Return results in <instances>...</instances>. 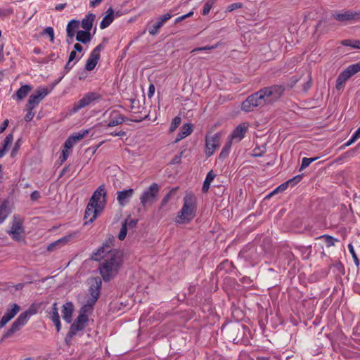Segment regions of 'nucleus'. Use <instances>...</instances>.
Segmentation results:
<instances>
[{
	"mask_svg": "<svg viewBox=\"0 0 360 360\" xmlns=\"http://www.w3.org/2000/svg\"><path fill=\"white\" fill-rule=\"evenodd\" d=\"M122 263V259L119 252H110L98 268L102 279L105 282H109L114 278L118 274Z\"/></svg>",
	"mask_w": 360,
	"mask_h": 360,
	"instance_id": "1",
	"label": "nucleus"
},
{
	"mask_svg": "<svg viewBox=\"0 0 360 360\" xmlns=\"http://www.w3.org/2000/svg\"><path fill=\"white\" fill-rule=\"evenodd\" d=\"M197 209L196 200L192 193H187L184 198V205L178 213L176 222L188 224L195 217Z\"/></svg>",
	"mask_w": 360,
	"mask_h": 360,
	"instance_id": "2",
	"label": "nucleus"
},
{
	"mask_svg": "<svg viewBox=\"0 0 360 360\" xmlns=\"http://www.w3.org/2000/svg\"><path fill=\"white\" fill-rule=\"evenodd\" d=\"M269 102L265 98L264 91L262 88L250 95L241 104V110L245 112L254 111L256 108H262L267 105Z\"/></svg>",
	"mask_w": 360,
	"mask_h": 360,
	"instance_id": "3",
	"label": "nucleus"
},
{
	"mask_svg": "<svg viewBox=\"0 0 360 360\" xmlns=\"http://www.w3.org/2000/svg\"><path fill=\"white\" fill-rule=\"evenodd\" d=\"M36 313L35 309H32V307L27 311L21 313L18 317L13 322L9 329L3 335L1 341L10 338L13 334L20 330L21 327L25 326L31 315Z\"/></svg>",
	"mask_w": 360,
	"mask_h": 360,
	"instance_id": "4",
	"label": "nucleus"
},
{
	"mask_svg": "<svg viewBox=\"0 0 360 360\" xmlns=\"http://www.w3.org/2000/svg\"><path fill=\"white\" fill-rule=\"evenodd\" d=\"M265 98H266L269 104H273L278 101L283 95L286 90L285 84H278L268 86L262 87Z\"/></svg>",
	"mask_w": 360,
	"mask_h": 360,
	"instance_id": "5",
	"label": "nucleus"
},
{
	"mask_svg": "<svg viewBox=\"0 0 360 360\" xmlns=\"http://www.w3.org/2000/svg\"><path fill=\"white\" fill-rule=\"evenodd\" d=\"M89 319H85L83 315L78 316L75 321L71 324L68 333L65 338V342L67 345H71L72 338L79 331L84 330L87 326Z\"/></svg>",
	"mask_w": 360,
	"mask_h": 360,
	"instance_id": "6",
	"label": "nucleus"
},
{
	"mask_svg": "<svg viewBox=\"0 0 360 360\" xmlns=\"http://www.w3.org/2000/svg\"><path fill=\"white\" fill-rule=\"evenodd\" d=\"M360 71V61L349 65L345 70L341 72L336 79L335 88L340 90L351 77Z\"/></svg>",
	"mask_w": 360,
	"mask_h": 360,
	"instance_id": "7",
	"label": "nucleus"
},
{
	"mask_svg": "<svg viewBox=\"0 0 360 360\" xmlns=\"http://www.w3.org/2000/svg\"><path fill=\"white\" fill-rule=\"evenodd\" d=\"M360 71V61L349 65L345 70L341 72L336 79L335 88L340 90L351 77Z\"/></svg>",
	"mask_w": 360,
	"mask_h": 360,
	"instance_id": "8",
	"label": "nucleus"
},
{
	"mask_svg": "<svg viewBox=\"0 0 360 360\" xmlns=\"http://www.w3.org/2000/svg\"><path fill=\"white\" fill-rule=\"evenodd\" d=\"M360 71V61L349 65L345 70L341 72L336 79L335 88L340 90L351 77Z\"/></svg>",
	"mask_w": 360,
	"mask_h": 360,
	"instance_id": "9",
	"label": "nucleus"
},
{
	"mask_svg": "<svg viewBox=\"0 0 360 360\" xmlns=\"http://www.w3.org/2000/svg\"><path fill=\"white\" fill-rule=\"evenodd\" d=\"M89 285L88 289L89 297L88 301L96 304L101 295L102 280L100 277H91L88 279Z\"/></svg>",
	"mask_w": 360,
	"mask_h": 360,
	"instance_id": "10",
	"label": "nucleus"
},
{
	"mask_svg": "<svg viewBox=\"0 0 360 360\" xmlns=\"http://www.w3.org/2000/svg\"><path fill=\"white\" fill-rule=\"evenodd\" d=\"M160 188L157 183H153L147 189H146L140 197V201L143 207L151 205L154 203L158 197Z\"/></svg>",
	"mask_w": 360,
	"mask_h": 360,
	"instance_id": "11",
	"label": "nucleus"
},
{
	"mask_svg": "<svg viewBox=\"0 0 360 360\" xmlns=\"http://www.w3.org/2000/svg\"><path fill=\"white\" fill-rule=\"evenodd\" d=\"M107 202V193L104 184L99 186L94 192L89 203L103 210Z\"/></svg>",
	"mask_w": 360,
	"mask_h": 360,
	"instance_id": "12",
	"label": "nucleus"
},
{
	"mask_svg": "<svg viewBox=\"0 0 360 360\" xmlns=\"http://www.w3.org/2000/svg\"><path fill=\"white\" fill-rule=\"evenodd\" d=\"M101 98V96L96 92H89L84 95L77 102L73 104L71 112L76 113L79 110L89 105L91 103Z\"/></svg>",
	"mask_w": 360,
	"mask_h": 360,
	"instance_id": "13",
	"label": "nucleus"
},
{
	"mask_svg": "<svg viewBox=\"0 0 360 360\" xmlns=\"http://www.w3.org/2000/svg\"><path fill=\"white\" fill-rule=\"evenodd\" d=\"M25 232L23 219L19 215H14L11 222V229L7 233L15 241L22 240L21 234Z\"/></svg>",
	"mask_w": 360,
	"mask_h": 360,
	"instance_id": "14",
	"label": "nucleus"
},
{
	"mask_svg": "<svg viewBox=\"0 0 360 360\" xmlns=\"http://www.w3.org/2000/svg\"><path fill=\"white\" fill-rule=\"evenodd\" d=\"M49 93V90L47 87H38L34 93L30 96L26 106L30 107L31 109H34Z\"/></svg>",
	"mask_w": 360,
	"mask_h": 360,
	"instance_id": "15",
	"label": "nucleus"
},
{
	"mask_svg": "<svg viewBox=\"0 0 360 360\" xmlns=\"http://www.w3.org/2000/svg\"><path fill=\"white\" fill-rule=\"evenodd\" d=\"M332 17L340 22L356 21L360 20V11L346 10L341 12H335L332 14Z\"/></svg>",
	"mask_w": 360,
	"mask_h": 360,
	"instance_id": "16",
	"label": "nucleus"
},
{
	"mask_svg": "<svg viewBox=\"0 0 360 360\" xmlns=\"http://www.w3.org/2000/svg\"><path fill=\"white\" fill-rule=\"evenodd\" d=\"M219 139L220 135L217 133L210 137L207 136L205 137V153L207 158L212 155L214 150L219 147Z\"/></svg>",
	"mask_w": 360,
	"mask_h": 360,
	"instance_id": "17",
	"label": "nucleus"
},
{
	"mask_svg": "<svg viewBox=\"0 0 360 360\" xmlns=\"http://www.w3.org/2000/svg\"><path fill=\"white\" fill-rule=\"evenodd\" d=\"M98 207L94 206L91 203L87 204L85 210L84 220V225L92 223L97 218L98 215L102 212Z\"/></svg>",
	"mask_w": 360,
	"mask_h": 360,
	"instance_id": "18",
	"label": "nucleus"
},
{
	"mask_svg": "<svg viewBox=\"0 0 360 360\" xmlns=\"http://www.w3.org/2000/svg\"><path fill=\"white\" fill-rule=\"evenodd\" d=\"M20 306L17 304H13L11 309H8L5 314L0 321V328L4 327L20 311Z\"/></svg>",
	"mask_w": 360,
	"mask_h": 360,
	"instance_id": "19",
	"label": "nucleus"
},
{
	"mask_svg": "<svg viewBox=\"0 0 360 360\" xmlns=\"http://www.w3.org/2000/svg\"><path fill=\"white\" fill-rule=\"evenodd\" d=\"M134 193V190L133 188H129L123 191H117V200L119 205L121 207L125 206L130 200L131 198L133 196Z\"/></svg>",
	"mask_w": 360,
	"mask_h": 360,
	"instance_id": "20",
	"label": "nucleus"
},
{
	"mask_svg": "<svg viewBox=\"0 0 360 360\" xmlns=\"http://www.w3.org/2000/svg\"><path fill=\"white\" fill-rule=\"evenodd\" d=\"M248 127L245 123L240 124L233 130L229 136V139L231 140V141L235 139L237 141H240L245 136Z\"/></svg>",
	"mask_w": 360,
	"mask_h": 360,
	"instance_id": "21",
	"label": "nucleus"
},
{
	"mask_svg": "<svg viewBox=\"0 0 360 360\" xmlns=\"http://www.w3.org/2000/svg\"><path fill=\"white\" fill-rule=\"evenodd\" d=\"M49 318L53 321V324L56 327L58 332L60 330L61 323L60 321V316L58 314V308L57 302H54L52 305L51 310L49 311Z\"/></svg>",
	"mask_w": 360,
	"mask_h": 360,
	"instance_id": "22",
	"label": "nucleus"
},
{
	"mask_svg": "<svg viewBox=\"0 0 360 360\" xmlns=\"http://www.w3.org/2000/svg\"><path fill=\"white\" fill-rule=\"evenodd\" d=\"M74 311V305L72 302H67L63 305L62 314L63 319L68 323L72 321V313Z\"/></svg>",
	"mask_w": 360,
	"mask_h": 360,
	"instance_id": "23",
	"label": "nucleus"
},
{
	"mask_svg": "<svg viewBox=\"0 0 360 360\" xmlns=\"http://www.w3.org/2000/svg\"><path fill=\"white\" fill-rule=\"evenodd\" d=\"M93 35L89 30H78L76 34V40L82 44H86L92 39Z\"/></svg>",
	"mask_w": 360,
	"mask_h": 360,
	"instance_id": "24",
	"label": "nucleus"
},
{
	"mask_svg": "<svg viewBox=\"0 0 360 360\" xmlns=\"http://www.w3.org/2000/svg\"><path fill=\"white\" fill-rule=\"evenodd\" d=\"M71 235L65 236L51 243H50L47 247L48 251H54L58 248H60L65 244L68 243V242L71 238Z\"/></svg>",
	"mask_w": 360,
	"mask_h": 360,
	"instance_id": "25",
	"label": "nucleus"
},
{
	"mask_svg": "<svg viewBox=\"0 0 360 360\" xmlns=\"http://www.w3.org/2000/svg\"><path fill=\"white\" fill-rule=\"evenodd\" d=\"M114 20V10L110 7L106 11V15L100 23L101 30L108 27Z\"/></svg>",
	"mask_w": 360,
	"mask_h": 360,
	"instance_id": "26",
	"label": "nucleus"
},
{
	"mask_svg": "<svg viewBox=\"0 0 360 360\" xmlns=\"http://www.w3.org/2000/svg\"><path fill=\"white\" fill-rule=\"evenodd\" d=\"M96 15L91 13H88L81 21V26L84 30L91 31L93 23L95 21Z\"/></svg>",
	"mask_w": 360,
	"mask_h": 360,
	"instance_id": "27",
	"label": "nucleus"
},
{
	"mask_svg": "<svg viewBox=\"0 0 360 360\" xmlns=\"http://www.w3.org/2000/svg\"><path fill=\"white\" fill-rule=\"evenodd\" d=\"M193 131V124L191 123H185L183 124V126L181 128L180 132L178 134L175 142H178L183 139L184 138L186 137L187 136L190 135Z\"/></svg>",
	"mask_w": 360,
	"mask_h": 360,
	"instance_id": "28",
	"label": "nucleus"
},
{
	"mask_svg": "<svg viewBox=\"0 0 360 360\" xmlns=\"http://www.w3.org/2000/svg\"><path fill=\"white\" fill-rule=\"evenodd\" d=\"M125 119H127L126 117L122 115L119 113H115V115L113 116V115H111V118L108 123L106 124L107 127H112L115 126H117L120 124H122L123 122H125Z\"/></svg>",
	"mask_w": 360,
	"mask_h": 360,
	"instance_id": "29",
	"label": "nucleus"
},
{
	"mask_svg": "<svg viewBox=\"0 0 360 360\" xmlns=\"http://www.w3.org/2000/svg\"><path fill=\"white\" fill-rule=\"evenodd\" d=\"M80 22L78 20L73 19L70 20L66 27L67 37H74L75 35V30L79 27Z\"/></svg>",
	"mask_w": 360,
	"mask_h": 360,
	"instance_id": "30",
	"label": "nucleus"
},
{
	"mask_svg": "<svg viewBox=\"0 0 360 360\" xmlns=\"http://www.w3.org/2000/svg\"><path fill=\"white\" fill-rule=\"evenodd\" d=\"M100 60V56L94 54L91 52L89 58L86 60L85 64V70L87 71L93 70L96 66L98 60Z\"/></svg>",
	"mask_w": 360,
	"mask_h": 360,
	"instance_id": "31",
	"label": "nucleus"
},
{
	"mask_svg": "<svg viewBox=\"0 0 360 360\" xmlns=\"http://www.w3.org/2000/svg\"><path fill=\"white\" fill-rule=\"evenodd\" d=\"M32 86L28 84H25L20 86L16 91L15 95H13V98H16L18 100H22L31 91Z\"/></svg>",
	"mask_w": 360,
	"mask_h": 360,
	"instance_id": "32",
	"label": "nucleus"
},
{
	"mask_svg": "<svg viewBox=\"0 0 360 360\" xmlns=\"http://www.w3.org/2000/svg\"><path fill=\"white\" fill-rule=\"evenodd\" d=\"M216 174L213 172L212 170H210L206 176L205 179L203 181V184L202 186V192L203 193H205L208 191L211 182L214 180L215 178Z\"/></svg>",
	"mask_w": 360,
	"mask_h": 360,
	"instance_id": "33",
	"label": "nucleus"
},
{
	"mask_svg": "<svg viewBox=\"0 0 360 360\" xmlns=\"http://www.w3.org/2000/svg\"><path fill=\"white\" fill-rule=\"evenodd\" d=\"M94 305V303L86 300V303L80 308L78 316L83 315L85 319H89L88 314L92 311Z\"/></svg>",
	"mask_w": 360,
	"mask_h": 360,
	"instance_id": "34",
	"label": "nucleus"
},
{
	"mask_svg": "<svg viewBox=\"0 0 360 360\" xmlns=\"http://www.w3.org/2000/svg\"><path fill=\"white\" fill-rule=\"evenodd\" d=\"M106 253L108 254L105 248L102 245L97 249L96 252L92 254L91 259L95 261H100L102 259H105V258H107L108 256V255H106Z\"/></svg>",
	"mask_w": 360,
	"mask_h": 360,
	"instance_id": "35",
	"label": "nucleus"
},
{
	"mask_svg": "<svg viewBox=\"0 0 360 360\" xmlns=\"http://www.w3.org/2000/svg\"><path fill=\"white\" fill-rule=\"evenodd\" d=\"M231 146H232V141H231V140L229 139L226 141V143H225V145L224 146V147L219 155V158L220 160H223L228 157V155L230 153V150H231Z\"/></svg>",
	"mask_w": 360,
	"mask_h": 360,
	"instance_id": "36",
	"label": "nucleus"
},
{
	"mask_svg": "<svg viewBox=\"0 0 360 360\" xmlns=\"http://www.w3.org/2000/svg\"><path fill=\"white\" fill-rule=\"evenodd\" d=\"M9 209L5 202L0 205V224L2 223L9 214Z\"/></svg>",
	"mask_w": 360,
	"mask_h": 360,
	"instance_id": "37",
	"label": "nucleus"
},
{
	"mask_svg": "<svg viewBox=\"0 0 360 360\" xmlns=\"http://www.w3.org/2000/svg\"><path fill=\"white\" fill-rule=\"evenodd\" d=\"M316 239H323L326 243L327 247H331L335 245V242L338 241L337 238L334 237L324 234L316 238Z\"/></svg>",
	"mask_w": 360,
	"mask_h": 360,
	"instance_id": "38",
	"label": "nucleus"
},
{
	"mask_svg": "<svg viewBox=\"0 0 360 360\" xmlns=\"http://www.w3.org/2000/svg\"><path fill=\"white\" fill-rule=\"evenodd\" d=\"M114 241L115 238L111 236L102 245L105 248L106 251L108 252V255L110 254V252L117 251V250H112L111 248L113 246Z\"/></svg>",
	"mask_w": 360,
	"mask_h": 360,
	"instance_id": "39",
	"label": "nucleus"
},
{
	"mask_svg": "<svg viewBox=\"0 0 360 360\" xmlns=\"http://www.w3.org/2000/svg\"><path fill=\"white\" fill-rule=\"evenodd\" d=\"M341 44L345 46L360 49V40L345 39Z\"/></svg>",
	"mask_w": 360,
	"mask_h": 360,
	"instance_id": "40",
	"label": "nucleus"
},
{
	"mask_svg": "<svg viewBox=\"0 0 360 360\" xmlns=\"http://www.w3.org/2000/svg\"><path fill=\"white\" fill-rule=\"evenodd\" d=\"M88 133L89 129L81 130L78 132L71 134L70 136L72 139L76 143L77 141L82 140Z\"/></svg>",
	"mask_w": 360,
	"mask_h": 360,
	"instance_id": "41",
	"label": "nucleus"
},
{
	"mask_svg": "<svg viewBox=\"0 0 360 360\" xmlns=\"http://www.w3.org/2000/svg\"><path fill=\"white\" fill-rule=\"evenodd\" d=\"M319 158V157L303 158L300 170H302V169L307 168L311 162L316 161Z\"/></svg>",
	"mask_w": 360,
	"mask_h": 360,
	"instance_id": "42",
	"label": "nucleus"
},
{
	"mask_svg": "<svg viewBox=\"0 0 360 360\" xmlns=\"http://www.w3.org/2000/svg\"><path fill=\"white\" fill-rule=\"evenodd\" d=\"M176 190V188H174L172 190H171L170 191H169L165 196L164 198H162V201H161V203H160V207H159V210H161L164 206L169 202V200H170L171 198V196H172V193H174L175 191Z\"/></svg>",
	"mask_w": 360,
	"mask_h": 360,
	"instance_id": "43",
	"label": "nucleus"
},
{
	"mask_svg": "<svg viewBox=\"0 0 360 360\" xmlns=\"http://www.w3.org/2000/svg\"><path fill=\"white\" fill-rule=\"evenodd\" d=\"M13 134H8L4 140V143H3L2 147L0 148L4 149V152L6 153V151L8 150V147L11 144V143L13 142Z\"/></svg>",
	"mask_w": 360,
	"mask_h": 360,
	"instance_id": "44",
	"label": "nucleus"
},
{
	"mask_svg": "<svg viewBox=\"0 0 360 360\" xmlns=\"http://www.w3.org/2000/svg\"><path fill=\"white\" fill-rule=\"evenodd\" d=\"M127 229L128 228H127V221H122V227H121V229H120V233L118 234L119 240H123L126 238V236H127Z\"/></svg>",
	"mask_w": 360,
	"mask_h": 360,
	"instance_id": "45",
	"label": "nucleus"
},
{
	"mask_svg": "<svg viewBox=\"0 0 360 360\" xmlns=\"http://www.w3.org/2000/svg\"><path fill=\"white\" fill-rule=\"evenodd\" d=\"M162 27V25L160 23H159L158 21H157L155 23H154L148 28V32L150 34L154 36L158 33L159 29Z\"/></svg>",
	"mask_w": 360,
	"mask_h": 360,
	"instance_id": "46",
	"label": "nucleus"
},
{
	"mask_svg": "<svg viewBox=\"0 0 360 360\" xmlns=\"http://www.w3.org/2000/svg\"><path fill=\"white\" fill-rule=\"evenodd\" d=\"M181 118L180 117H179V116L174 117L171 123V125L169 127V131L172 132V131H175L176 129L181 124Z\"/></svg>",
	"mask_w": 360,
	"mask_h": 360,
	"instance_id": "47",
	"label": "nucleus"
},
{
	"mask_svg": "<svg viewBox=\"0 0 360 360\" xmlns=\"http://www.w3.org/2000/svg\"><path fill=\"white\" fill-rule=\"evenodd\" d=\"M303 178V174H298L295 176L294 177L290 179L286 182L288 186H294L297 184Z\"/></svg>",
	"mask_w": 360,
	"mask_h": 360,
	"instance_id": "48",
	"label": "nucleus"
},
{
	"mask_svg": "<svg viewBox=\"0 0 360 360\" xmlns=\"http://www.w3.org/2000/svg\"><path fill=\"white\" fill-rule=\"evenodd\" d=\"M124 221H127V228L132 229L136 227L139 220L136 219H131L130 216H128Z\"/></svg>",
	"mask_w": 360,
	"mask_h": 360,
	"instance_id": "49",
	"label": "nucleus"
},
{
	"mask_svg": "<svg viewBox=\"0 0 360 360\" xmlns=\"http://www.w3.org/2000/svg\"><path fill=\"white\" fill-rule=\"evenodd\" d=\"M21 143H22L21 139H18L15 141V144H14V146H13V147L12 148V150L11 152V157L13 158V157L15 156V155L18 153V150H19V149L20 148Z\"/></svg>",
	"mask_w": 360,
	"mask_h": 360,
	"instance_id": "50",
	"label": "nucleus"
},
{
	"mask_svg": "<svg viewBox=\"0 0 360 360\" xmlns=\"http://www.w3.org/2000/svg\"><path fill=\"white\" fill-rule=\"evenodd\" d=\"M348 249H349V251L350 254L352 256V258L354 259V264H356V266H358L359 265V260L358 259V257H357V255H356V252L354 251V247H353L352 243H349L348 245Z\"/></svg>",
	"mask_w": 360,
	"mask_h": 360,
	"instance_id": "51",
	"label": "nucleus"
},
{
	"mask_svg": "<svg viewBox=\"0 0 360 360\" xmlns=\"http://www.w3.org/2000/svg\"><path fill=\"white\" fill-rule=\"evenodd\" d=\"M41 34L42 35L47 34L50 37V41L51 42L53 41V40H54V30H53V28L52 27H47L46 28H45L43 30Z\"/></svg>",
	"mask_w": 360,
	"mask_h": 360,
	"instance_id": "52",
	"label": "nucleus"
},
{
	"mask_svg": "<svg viewBox=\"0 0 360 360\" xmlns=\"http://www.w3.org/2000/svg\"><path fill=\"white\" fill-rule=\"evenodd\" d=\"M25 110H27V114L25 116V120L28 122H30L34 115V112L32 111L33 109H31L30 107H27L25 105Z\"/></svg>",
	"mask_w": 360,
	"mask_h": 360,
	"instance_id": "53",
	"label": "nucleus"
},
{
	"mask_svg": "<svg viewBox=\"0 0 360 360\" xmlns=\"http://www.w3.org/2000/svg\"><path fill=\"white\" fill-rule=\"evenodd\" d=\"M300 78L293 76L290 79V83L285 84L286 89H291L294 87V86L299 82Z\"/></svg>",
	"mask_w": 360,
	"mask_h": 360,
	"instance_id": "54",
	"label": "nucleus"
},
{
	"mask_svg": "<svg viewBox=\"0 0 360 360\" xmlns=\"http://www.w3.org/2000/svg\"><path fill=\"white\" fill-rule=\"evenodd\" d=\"M243 5L242 3L237 2V3H233L230 5H229L226 8L227 12H232L233 11L238 8H243Z\"/></svg>",
	"mask_w": 360,
	"mask_h": 360,
	"instance_id": "55",
	"label": "nucleus"
},
{
	"mask_svg": "<svg viewBox=\"0 0 360 360\" xmlns=\"http://www.w3.org/2000/svg\"><path fill=\"white\" fill-rule=\"evenodd\" d=\"M307 78H308L307 81L303 84L302 89L304 92L308 91V90L310 89V87L312 84V78H311V73L308 74Z\"/></svg>",
	"mask_w": 360,
	"mask_h": 360,
	"instance_id": "56",
	"label": "nucleus"
},
{
	"mask_svg": "<svg viewBox=\"0 0 360 360\" xmlns=\"http://www.w3.org/2000/svg\"><path fill=\"white\" fill-rule=\"evenodd\" d=\"M75 143H76L72 139L71 136H70L65 141L63 147L65 150H68V149L71 148Z\"/></svg>",
	"mask_w": 360,
	"mask_h": 360,
	"instance_id": "57",
	"label": "nucleus"
},
{
	"mask_svg": "<svg viewBox=\"0 0 360 360\" xmlns=\"http://www.w3.org/2000/svg\"><path fill=\"white\" fill-rule=\"evenodd\" d=\"M288 186H289L288 185V183L285 181V182L281 184V185H279L276 189H274L272 191V193H278V192H283L285 190H286Z\"/></svg>",
	"mask_w": 360,
	"mask_h": 360,
	"instance_id": "58",
	"label": "nucleus"
},
{
	"mask_svg": "<svg viewBox=\"0 0 360 360\" xmlns=\"http://www.w3.org/2000/svg\"><path fill=\"white\" fill-rule=\"evenodd\" d=\"M172 18V15L170 13H165L162 15H161L160 17L158 18V21L159 22V23H160L162 25H164V23L168 20L169 19H170Z\"/></svg>",
	"mask_w": 360,
	"mask_h": 360,
	"instance_id": "59",
	"label": "nucleus"
},
{
	"mask_svg": "<svg viewBox=\"0 0 360 360\" xmlns=\"http://www.w3.org/2000/svg\"><path fill=\"white\" fill-rule=\"evenodd\" d=\"M183 151H181L179 155H175L171 160L170 165H176L179 164L181 161V158L183 155Z\"/></svg>",
	"mask_w": 360,
	"mask_h": 360,
	"instance_id": "60",
	"label": "nucleus"
},
{
	"mask_svg": "<svg viewBox=\"0 0 360 360\" xmlns=\"http://www.w3.org/2000/svg\"><path fill=\"white\" fill-rule=\"evenodd\" d=\"M104 46L105 45L103 43H101L91 51V53L101 57L100 52L104 49Z\"/></svg>",
	"mask_w": 360,
	"mask_h": 360,
	"instance_id": "61",
	"label": "nucleus"
},
{
	"mask_svg": "<svg viewBox=\"0 0 360 360\" xmlns=\"http://www.w3.org/2000/svg\"><path fill=\"white\" fill-rule=\"evenodd\" d=\"M68 155H69V153H68V150H63L62 155L59 157V160H60V165H62L65 161H66Z\"/></svg>",
	"mask_w": 360,
	"mask_h": 360,
	"instance_id": "62",
	"label": "nucleus"
},
{
	"mask_svg": "<svg viewBox=\"0 0 360 360\" xmlns=\"http://www.w3.org/2000/svg\"><path fill=\"white\" fill-rule=\"evenodd\" d=\"M212 8V6H210L209 4L205 2V4L203 6L202 11V15H208Z\"/></svg>",
	"mask_w": 360,
	"mask_h": 360,
	"instance_id": "63",
	"label": "nucleus"
},
{
	"mask_svg": "<svg viewBox=\"0 0 360 360\" xmlns=\"http://www.w3.org/2000/svg\"><path fill=\"white\" fill-rule=\"evenodd\" d=\"M41 197L40 193L38 191H33L30 195V198L33 201L39 200Z\"/></svg>",
	"mask_w": 360,
	"mask_h": 360,
	"instance_id": "64",
	"label": "nucleus"
}]
</instances>
